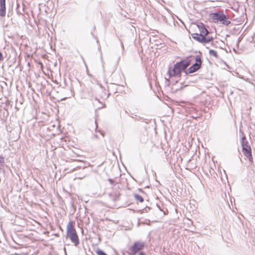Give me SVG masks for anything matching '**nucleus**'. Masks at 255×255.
<instances>
[{
  "label": "nucleus",
  "instance_id": "1a4fd4ad",
  "mask_svg": "<svg viewBox=\"0 0 255 255\" xmlns=\"http://www.w3.org/2000/svg\"><path fill=\"white\" fill-rule=\"evenodd\" d=\"M198 27L200 30V35H202L203 36H206L208 34L209 32L208 30L205 27H204L203 25L198 26Z\"/></svg>",
  "mask_w": 255,
  "mask_h": 255
},
{
  "label": "nucleus",
  "instance_id": "4468645a",
  "mask_svg": "<svg viewBox=\"0 0 255 255\" xmlns=\"http://www.w3.org/2000/svg\"><path fill=\"white\" fill-rule=\"evenodd\" d=\"M96 253L98 255H107L104 252L100 250H97Z\"/></svg>",
  "mask_w": 255,
  "mask_h": 255
},
{
  "label": "nucleus",
  "instance_id": "9d476101",
  "mask_svg": "<svg viewBox=\"0 0 255 255\" xmlns=\"http://www.w3.org/2000/svg\"><path fill=\"white\" fill-rule=\"evenodd\" d=\"M192 37L193 39L196 40L197 41L202 43V41L203 39V36L202 35L198 33H194L192 35Z\"/></svg>",
  "mask_w": 255,
  "mask_h": 255
},
{
  "label": "nucleus",
  "instance_id": "39448f33",
  "mask_svg": "<svg viewBox=\"0 0 255 255\" xmlns=\"http://www.w3.org/2000/svg\"><path fill=\"white\" fill-rule=\"evenodd\" d=\"M196 63L188 69L190 73H194L199 70L201 65V59L199 56H197L195 58Z\"/></svg>",
  "mask_w": 255,
  "mask_h": 255
},
{
  "label": "nucleus",
  "instance_id": "f257e3e1",
  "mask_svg": "<svg viewBox=\"0 0 255 255\" xmlns=\"http://www.w3.org/2000/svg\"><path fill=\"white\" fill-rule=\"evenodd\" d=\"M189 64L190 61L188 59L176 63L172 68H170L168 70L169 78L176 76L180 77L181 72L185 70Z\"/></svg>",
  "mask_w": 255,
  "mask_h": 255
},
{
  "label": "nucleus",
  "instance_id": "0eeeda50",
  "mask_svg": "<svg viewBox=\"0 0 255 255\" xmlns=\"http://www.w3.org/2000/svg\"><path fill=\"white\" fill-rule=\"evenodd\" d=\"M243 152L247 157L249 158V159L250 161H252L253 157L252 155L251 147L243 149Z\"/></svg>",
  "mask_w": 255,
  "mask_h": 255
},
{
  "label": "nucleus",
  "instance_id": "6e6552de",
  "mask_svg": "<svg viewBox=\"0 0 255 255\" xmlns=\"http://www.w3.org/2000/svg\"><path fill=\"white\" fill-rule=\"evenodd\" d=\"M241 142L243 149L251 147L248 141L247 140L246 137L245 135L242 138Z\"/></svg>",
  "mask_w": 255,
  "mask_h": 255
},
{
  "label": "nucleus",
  "instance_id": "ddd939ff",
  "mask_svg": "<svg viewBox=\"0 0 255 255\" xmlns=\"http://www.w3.org/2000/svg\"><path fill=\"white\" fill-rule=\"evenodd\" d=\"M209 53L210 55L213 56L215 58H218V54L216 51L214 50H210Z\"/></svg>",
  "mask_w": 255,
  "mask_h": 255
},
{
  "label": "nucleus",
  "instance_id": "dca6fc26",
  "mask_svg": "<svg viewBox=\"0 0 255 255\" xmlns=\"http://www.w3.org/2000/svg\"><path fill=\"white\" fill-rule=\"evenodd\" d=\"M139 255H145L143 252H140Z\"/></svg>",
  "mask_w": 255,
  "mask_h": 255
},
{
  "label": "nucleus",
  "instance_id": "9b49d317",
  "mask_svg": "<svg viewBox=\"0 0 255 255\" xmlns=\"http://www.w3.org/2000/svg\"><path fill=\"white\" fill-rule=\"evenodd\" d=\"M206 36H203V39L202 41L203 43H207L211 42L213 40V38L211 37H205Z\"/></svg>",
  "mask_w": 255,
  "mask_h": 255
},
{
  "label": "nucleus",
  "instance_id": "7ed1b4c3",
  "mask_svg": "<svg viewBox=\"0 0 255 255\" xmlns=\"http://www.w3.org/2000/svg\"><path fill=\"white\" fill-rule=\"evenodd\" d=\"M145 246V243L141 241L135 242L133 245L129 249V254L134 255L137 252L142 250Z\"/></svg>",
  "mask_w": 255,
  "mask_h": 255
},
{
  "label": "nucleus",
  "instance_id": "423d86ee",
  "mask_svg": "<svg viewBox=\"0 0 255 255\" xmlns=\"http://www.w3.org/2000/svg\"><path fill=\"white\" fill-rule=\"evenodd\" d=\"M5 13V0H0V16H4Z\"/></svg>",
  "mask_w": 255,
  "mask_h": 255
},
{
  "label": "nucleus",
  "instance_id": "2eb2a0df",
  "mask_svg": "<svg viewBox=\"0 0 255 255\" xmlns=\"http://www.w3.org/2000/svg\"><path fill=\"white\" fill-rule=\"evenodd\" d=\"M3 60V55L2 53L0 52V61H1Z\"/></svg>",
  "mask_w": 255,
  "mask_h": 255
},
{
  "label": "nucleus",
  "instance_id": "f03ea898",
  "mask_svg": "<svg viewBox=\"0 0 255 255\" xmlns=\"http://www.w3.org/2000/svg\"><path fill=\"white\" fill-rule=\"evenodd\" d=\"M67 236L75 246H78L79 243V239L75 227V222L70 221L67 225Z\"/></svg>",
  "mask_w": 255,
  "mask_h": 255
},
{
  "label": "nucleus",
  "instance_id": "f8f14e48",
  "mask_svg": "<svg viewBox=\"0 0 255 255\" xmlns=\"http://www.w3.org/2000/svg\"><path fill=\"white\" fill-rule=\"evenodd\" d=\"M134 197L136 201L140 203H142L143 201V198L138 194H134Z\"/></svg>",
  "mask_w": 255,
  "mask_h": 255
},
{
  "label": "nucleus",
  "instance_id": "20e7f679",
  "mask_svg": "<svg viewBox=\"0 0 255 255\" xmlns=\"http://www.w3.org/2000/svg\"><path fill=\"white\" fill-rule=\"evenodd\" d=\"M212 17L214 20L220 21L226 25H228L231 23V21L227 19L226 16L221 13H214L212 14Z\"/></svg>",
  "mask_w": 255,
  "mask_h": 255
}]
</instances>
